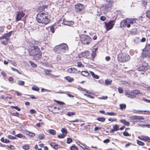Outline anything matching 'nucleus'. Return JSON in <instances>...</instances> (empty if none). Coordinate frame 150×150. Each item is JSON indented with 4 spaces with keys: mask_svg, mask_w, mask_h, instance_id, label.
I'll use <instances>...</instances> for the list:
<instances>
[{
    "mask_svg": "<svg viewBox=\"0 0 150 150\" xmlns=\"http://www.w3.org/2000/svg\"><path fill=\"white\" fill-rule=\"evenodd\" d=\"M48 13L45 10L39 12L37 15V19L38 22L44 24L45 25L48 24L50 21L48 18Z\"/></svg>",
    "mask_w": 150,
    "mask_h": 150,
    "instance_id": "1",
    "label": "nucleus"
},
{
    "mask_svg": "<svg viewBox=\"0 0 150 150\" xmlns=\"http://www.w3.org/2000/svg\"><path fill=\"white\" fill-rule=\"evenodd\" d=\"M28 50L29 55L33 56L35 59L37 60L41 58V52L37 46L29 47Z\"/></svg>",
    "mask_w": 150,
    "mask_h": 150,
    "instance_id": "2",
    "label": "nucleus"
},
{
    "mask_svg": "<svg viewBox=\"0 0 150 150\" xmlns=\"http://www.w3.org/2000/svg\"><path fill=\"white\" fill-rule=\"evenodd\" d=\"M54 50L56 52L61 54L68 51L69 48L67 44L63 43L56 46Z\"/></svg>",
    "mask_w": 150,
    "mask_h": 150,
    "instance_id": "3",
    "label": "nucleus"
},
{
    "mask_svg": "<svg viewBox=\"0 0 150 150\" xmlns=\"http://www.w3.org/2000/svg\"><path fill=\"white\" fill-rule=\"evenodd\" d=\"M118 61L121 62H125L129 61L130 59V56L125 53H121L118 55Z\"/></svg>",
    "mask_w": 150,
    "mask_h": 150,
    "instance_id": "4",
    "label": "nucleus"
},
{
    "mask_svg": "<svg viewBox=\"0 0 150 150\" xmlns=\"http://www.w3.org/2000/svg\"><path fill=\"white\" fill-rule=\"evenodd\" d=\"M141 56L143 57H150V44H149L146 45L144 49L143 50Z\"/></svg>",
    "mask_w": 150,
    "mask_h": 150,
    "instance_id": "5",
    "label": "nucleus"
},
{
    "mask_svg": "<svg viewBox=\"0 0 150 150\" xmlns=\"http://www.w3.org/2000/svg\"><path fill=\"white\" fill-rule=\"evenodd\" d=\"M81 38L82 42L84 45H88L91 42V38L89 36L86 35H81Z\"/></svg>",
    "mask_w": 150,
    "mask_h": 150,
    "instance_id": "6",
    "label": "nucleus"
},
{
    "mask_svg": "<svg viewBox=\"0 0 150 150\" xmlns=\"http://www.w3.org/2000/svg\"><path fill=\"white\" fill-rule=\"evenodd\" d=\"M150 68L148 64L145 62H142V63L141 64L138 68L139 71H145Z\"/></svg>",
    "mask_w": 150,
    "mask_h": 150,
    "instance_id": "7",
    "label": "nucleus"
},
{
    "mask_svg": "<svg viewBox=\"0 0 150 150\" xmlns=\"http://www.w3.org/2000/svg\"><path fill=\"white\" fill-rule=\"evenodd\" d=\"M25 11H23L22 10H20L17 11L16 16L15 18L16 21H18L21 20L22 18L25 16Z\"/></svg>",
    "mask_w": 150,
    "mask_h": 150,
    "instance_id": "8",
    "label": "nucleus"
},
{
    "mask_svg": "<svg viewBox=\"0 0 150 150\" xmlns=\"http://www.w3.org/2000/svg\"><path fill=\"white\" fill-rule=\"evenodd\" d=\"M114 25V24L113 23V21H110L109 23H105L106 30L108 31L112 29L113 28Z\"/></svg>",
    "mask_w": 150,
    "mask_h": 150,
    "instance_id": "9",
    "label": "nucleus"
},
{
    "mask_svg": "<svg viewBox=\"0 0 150 150\" xmlns=\"http://www.w3.org/2000/svg\"><path fill=\"white\" fill-rule=\"evenodd\" d=\"M132 112L136 114H149V111L147 110H132Z\"/></svg>",
    "mask_w": 150,
    "mask_h": 150,
    "instance_id": "10",
    "label": "nucleus"
},
{
    "mask_svg": "<svg viewBox=\"0 0 150 150\" xmlns=\"http://www.w3.org/2000/svg\"><path fill=\"white\" fill-rule=\"evenodd\" d=\"M90 54L89 51H85L80 54L79 55V58H81L82 57H84L85 58L87 57Z\"/></svg>",
    "mask_w": 150,
    "mask_h": 150,
    "instance_id": "11",
    "label": "nucleus"
},
{
    "mask_svg": "<svg viewBox=\"0 0 150 150\" xmlns=\"http://www.w3.org/2000/svg\"><path fill=\"white\" fill-rule=\"evenodd\" d=\"M30 47L37 46L40 45V43L39 42L35 40H32L30 42L29 44Z\"/></svg>",
    "mask_w": 150,
    "mask_h": 150,
    "instance_id": "12",
    "label": "nucleus"
},
{
    "mask_svg": "<svg viewBox=\"0 0 150 150\" xmlns=\"http://www.w3.org/2000/svg\"><path fill=\"white\" fill-rule=\"evenodd\" d=\"M84 7L82 4L79 3L77 4L75 6V9H84Z\"/></svg>",
    "mask_w": 150,
    "mask_h": 150,
    "instance_id": "13",
    "label": "nucleus"
},
{
    "mask_svg": "<svg viewBox=\"0 0 150 150\" xmlns=\"http://www.w3.org/2000/svg\"><path fill=\"white\" fill-rule=\"evenodd\" d=\"M77 69L74 68H71L67 70V71L68 72L71 73H76L77 71Z\"/></svg>",
    "mask_w": 150,
    "mask_h": 150,
    "instance_id": "14",
    "label": "nucleus"
},
{
    "mask_svg": "<svg viewBox=\"0 0 150 150\" xmlns=\"http://www.w3.org/2000/svg\"><path fill=\"white\" fill-rule=\"evenodd\" d=\"M64 25H68L69 26H71L73 25L74 24V22L71 21H64Z\"/></svg>",
    "mask_w": 150,
    "mask_h": 150,
    "instance_id": "15",
    "label": "nucleus"
},
{
    "mask_svg": "<svg viewBox=\"0 0 150 150\" xmlns=\"http://www.w3.org/2000/svg\"><path fill=\"white\" fill-rule=\"evenodd\" d=\"M120 121L121 123L127 126H129L130 124L129 122L126 121L124 119L121 120H120Z\"/></svg>",
    "mask_w": 150,
    "mask_h": 150,
    "instance_id": "16",
    "label": "nucleus"
},
{
    "mask_svg": "<svg viewBox=\"0 0 150 150\" xmlns=\"http://www.w3.org/2000/svg\"><path fill=\"white\" fill-rule=\"evenodd\" d=\"M127 19L122 20L121 22L120 25L122 27H125L127 25Z\"/></svg>",
    "mask_w": 150,
    "mask_h": 150,
    "instance_id": "17",
    "label": "nucleus"
},
{
    "mask_svg": "<svg viewBox=\"0 0 150 150\" xmlns=\"http://www.w3.org/2000/svg\"><path fill=\"white\" fill-rule=\"evenodd\" d=\"M137 20V19L136 18H130L127 19L128 22L130 24H133L134 22H136V21Z\"/></svg>",
    "mask_w": 150,
    "mask_h": 150,
    "instance_id": "18",
    "label": "nucleus"
},
{
    "mask_svg": "<svg viewBox=\"0 0 150 150\" xmlns=\"http://www.w3.org/2000/svg\"><path fill=\"white\" fill-rule=\"evenodd\" d=\"M133 91L134 95V98L136 97L137 95H139L141 93L140 91L137 90H133Z\"/></svg>",
    "mask_w": 150,
    "mask_h": 150,
    "instance_id": "19",
    "label": "nucleus"
},
{
    "mask_svg": "<svg viewBox=\"0 0 150 150\" xmlns=\"http://www.w3.org/2000/svg\"><path fill=\"white\" fill-rule=\"evenodd\" d=\"M1 142L3 143H10V141L7 139H4V137H2L1 139Z\"/></svg>",
    "mask_w": 150,
    "mask_h": 150,
    "instance_id": "20",
    "label": "nucleus"
},
{
    "mask_svg": "<svg viewBox=\"0 0 150 150\" xmlns=\"http://www.w3.org/2000/svg\"><path fill=\"white\" fill-rule=\"evenodd\" d=\"M81 74L84 76H88L89 74L87 71H82L81 72Z\"/></svg>",
    "mask_w": 150,
    "mask_h": 150,
    "instance_id": "21",
    "label": "nucleus"
},
{
    "mask_svg": "<svg viewBox=\"0 0 150 150\" xmlns=\"http://www.w3.org/2000/svg\"><path fill=\"white\" fill-rule=\"evenodd\" d=\"M50 144L52 147L54 149H56L58 148V145L54 143H51Z\"/></svg>",
    "mask_w": 150,
    "mask_h": 150,
    "instance_id": "22",
    "label": "nucleus"
},
{
    "mask_svg": "<svg viewBox=\"0 0 150 150\" xmlns=\"http://www.w3.org/2000/svg\"><path fill=\"white\" fill-rule=\"evenodd\" d=\"M38 138L40 139H43L45 138V136L43 134H39L38 136Z\"/></svg>",
    "mask_w": 150,
    "mask_h": 150,
    "instance_id": "23",
    "label": "nucleus"
},
{
    "mask_svg": "<svg viewBox=\"0 0 150 150\" xmlns=\"http://www.w3.org/2000/svg\"><path fill=\"white\" fill-rule=\"evenodd\" d=\"M61 131L62 134L65 135V136L67 134V130L65 128H62L61 130Z\"/></svg>",
    "mask_w": 150,
    "mask_h": 150,
    "instance_id": "24",
    "label": "nucleus"
},
{
    "mask_svg": "<svg viewBox=\"0 0 150 150\" xmlns=\"http://www.w3.org/2000/svg\"><path fill=\"white\" fill-rule=\"evenodd\" d=\"M49 133L52 135H54L56 134V132L53 129H50L49 131Z\"/></svg>",
    "mask_w": 150,
    "mask_h": 150,
    "instance_id": "25",
    "label": "nucleus"
},
{
    "mask_svg": "<svg viewBox=\"0 0 150 150\" xmlns=\"http://www.w3.org/2000/svg\"><path fill=\"white\" fill-rule=\"evenodd\" d=\"M97 120L100 122H104L105 121V119L104 117H98L97 118Z\"/></svg>",
    "mask_w": 150,
    "mask_h": 150,
    "instance_id": "26",
    "label": "nucleus"
},
{
    "mask_svg": "<svg viewBox=\"0 0 150 150\" xmlns=\"http://www.w3.org/2000/svg\"><path fill=\"white\" fill-rule=\"evenodd\" d=\"M65 79L68 82H71L74 80V79L73 78H71L69 76L66 77Z\"/></svg>",
    "mask_w": 150,
    "mask_h": 150,
    "instance_id": "27",
    "label": "nucleus"
},
{
    "mask_svg": "<svg viewBox=\"0 0 150 150\" xmlns=\"http://www.w3.org/2000/svg\"><path fill=\"white\" fill-rule=\"evenodd\" d=\"M59 108H57L56 107H54L53 109H52V112L55 113H59L58 112Z\"/></svg>",
    "mask_w": 150,
    "mask_h": 150,
    "instance_id": "28",
    "label": "nucleus"
},
{
    "mask_svg": "<svg viewBox=\"0 0 150 150\" xmlns=\"http://www.w3.org/2000/svg\"><path fill=\"white\" fill-rule=\"evenodd\" d=\"M90 74L95 78L96 79H98L99 78V76L98 75L95 74L93 72L90 71Z\"/></svg>",
    "mask_w": 150,
    "mask_h": 150,
    "instance_id": "29",
    "label": "nucleus"
},
{
    "mask_svg": "<svg viewBox=\"0 0 150 150\" xmlns=\"http://www.w3.org/2000/svg\"><path fill=\"white\" fill-rule=\"evenodd\" d=\"M128 97L131 98H134V93H133V91L130 92L129 95L128 96Z\"/></svg>",
    "mask_w": 150,
    "mask_h": 150,
    "instance_id": "30",
    "label": "nucleus"
},
{
    "mask_svg": "<svg viewBox=\"0 0 150 150\" xmlns=\"http://www.w3.org/2000/svg\"><path fill=\"white\" fill-rule=\"evenodd\" d=\"M32 90L33 91H39V88L38 87L35 86H33L32 88Z\"/></svg>",
    "mask_w": 150,
    "mask_h": 150,
    "instance_id": "31",
    "label": "nucleus"
},
{
    "mask_svg": "<svg viewBox=\"0 0 150 150\" xmlns=\"http://www.w3.org/2000/svg\"><path fill=\"white\" fill-rule=\"evenodd\" d=\"M26 132L27 134L30 136L34 137L35 136V134L34 133L30 132L27 130L26 131Z\"/></svg>",
    "mask_w": 150,
    "mask_h": 150,
    "instance_id": "32",
    "label": "nucleus"
},
{
    "mask_svg": "<svg viewBox=\"0 0 150 150\" xmlns=\"http://www.w3.org/2000/svg\"><path fill=\"white\" fill-rule=\"evenodd\" d=\"M75 112H67V115L69 116H71V115H75Z\"/></svg>",
    "mask_w": 150,
    "mask_h": 150,
    "instance_id": "33",
    "label": "nucleus"
},
{
    "mask_svg": "<svg viewBox=\"0 0 150 150\" xmlns=\"http://www.w3.org/2000/svg\"><path fill=\"white\" fill-rule=\"evenodd\" d=\"M30 146L28 144L25 145L23 146V148L25 150H28Z\"/></svg>",
    "mask_w": 150,
    "mask_h": 150,
    "instance_id": "34",
    "label": "nucleus"
},
{
    "mask_svg": "<svg viewBox=\"0 0 150 150\" xmlns=\"http://www.w3.org/2000/svg\"><path fill=\"white\" fill-rule=\"evenodd\" d=\"M105 83L107 85H108L111 83L112 81L109 79H107L105 81Z\"/></svg>",
    "mask_w": 150,
    "mask_h": 150,
    "instance_id": "35",
    "label": "nucleus"
},
{
    "mask_svg": "<svg viewBox=\"0 0 150 150\" xmlns=\"http://www.w3.org/2000/svg\"><path fill=\"white\" fill-rule=\"evenodd\" d=\"M77 88H78V90H81V91H85V92H86L87 93H89L88 91L87 90H86L85 89H84V88H82L81 87H80V86L79 87H78Z\"/></svg>",
    "mask_w": 150,
    "mask_h": 150,
    "instance_id": "36",
    "label": "nucleus"
},
{
    "mask_svg": "<svg viewBox=\"0 0 150 150\" xmlns=\"http://www.w3.org/2000/svg\"><path fill=\"white\" fill-rule=\"evenodd\" d=\"M120 108L121 110H122L126 108V105L125 104H122L120 105Z\"/></svg>",
    "mask_w": 150,
    "mask_h": 150,
    "instance_id": "37",
    "label": "nucleus"
},
{
    "mask_svg": "<svg viewBox=\"0 0 150 150\" xmlns=\"http://www.w3.org/2000/svg\"><path fill=\"white\" fill-rule=\"evenodd\" d=\"M12 32L11 31L8 33L4 34L5 35V37L6 38H8L10 37L11 35Z\"/></svg>",
    "mask_w": 150,
    "mask_h": 150,
    "instance_id": "38",
    "label": "nucleus"
},
{
    "mask_svg": "<svg viewBox=\"0 0 150 150\" xmlns=\"http://www.w3.org/2000/svg\"><path fill=\"white\" fill-rule=\"evenodd\" d=\"M11 69L12 70H13V71H16V72H17V73H18L19 74H21V72H20L17 69H16L14 68L13 67L11 68Z\"/></svg>",
    "mask_w": 150,
    "mask_h": 150,
    "instance_id": "39",
    "label": "nucleus"
},
{
    "mask_svg": "<svg viewBox=\"0 0 150 150\" xmlns=\"http://www.w3.org/2000/svg\"><path fill=\"white\" fill-rule=\"evenodd\" d=\"M8 38H6V40H5L2 41L1 42V43L5 45H6L8 44Z\"/></svg>",
    "mask_w": 150,
    "mask_h": 150,
    "instance_id": "40",
    "label": "nucleus"
},
{
    "mask_svg": "<svg viewBox=\"0 0 150 150\" xmlns=\"http://www.w3.org/2000/svg\"><path fill=\"white\" fill-rule=\"evenodd\" d=\"M15 136L18 138H22L23 137H25V136H23L22 134L19 133L17 134H16Z\"/></svg>",
    "mask_w": 150,
    "mask_h": 150,
    "instance_id": "41",
    "label": "nucleus"
},
{
    "mask_svg": "<svg viewBox=\"0 0 150 150\" xmlns=\"http://www.w3.org/2000/svg\"><path fill=\"white\" fill-rule=\"evenodd\" d=\"M130 94L129 91V90H127L125 91V96L128 97V96H129Z\"/></svg>",
    "mask_w": 150,
    "mask_h": 150,
    "instance_id": "42",
    "label": "nucleus"
},
{
    "mask_svg": "<svg viewBox=\"0 0 150 150\" xmlns=\"http://www.w3.org/2000/svg\"><path fill=\"white\" fill-rule=\"evenodd\" d=\"M106 114L110 116H114L116 115V113L114 112H107Z\"/></svg>",
    "mask_w": 150,
    "mask_h": 150,
    "instance_id": "43",
    "label": "nucleus"
},
{
    "mask_svg": "<svg viewBox=\"0 0 150 150\" xmlns=\"http://www.w3.org/2000/svg\"><path fill=\"white\" fill-rule=\"evenodd\" d=\"M138 118L139 121L142 122L143 121H142V120H144V118L142 116H138Z\"/></svg>",
    "mask_w": 150,
    "mask_h": 150,
    "instance_id": "44",
    "label": "nucleus"
},
{
    "mask_svg": "<svg viewBox=\"0 0 150 150\" xmlns=\"http://www.w3.org/2000/svg\"><path fill=\"white\" fill-rule=\"evenodd\" d=\"M137 143L139 145L143 146L144 145V143L143 142L139 140L137 141Z\"/></svg>",
    "mask_w": 150,
    "mask_h": 150,
    "instance_id": "45",
    "label": "nucleus"
},
{
    "mask_svg": "<svg viewBox=\"0 0 150 150\" xmlns=\"http://www.w3.org/2000/svg\"><path fill=\"white\" fill-rule=\"evenodd\" d=\"M29 63H30L31 66L33 67H36L37 65L35 63H33L32 61H29Z\"/></svg>",
    "mask_w": 150,
    "mask_h": 150,
    "instance_id": "46",
    "label": "nucleus"
},
{
    "mask_svg": "<svg viewBox=\"0 0 150 150\" xmlns=\"http://www.w3.org/2000/svg\"><path fill=\"white\" fill-rule=\"evenodd\" d=\"M25 84L24 81H21L19 80L18 81V84L19 85L23 86V85Z\"/></svg>",
    "mask_w": 150,
    "mask_h": 150,
    "instance_id": "47",
    "label": "nucleus"
},
{
    "mask_svg": "<svg viewBox=\"0 0 150 150\" xmlns=\"http://www.w3.org/2000/svg\"><path fill=\"white\" fill-rule=\"evenodd\" d=\"M7 137L8 139H16L15 137L11 135H8Z\"/></svg>",
    "mask_w": 150,
    "mask_h": 150,
    "instance_id": "48",
    "label": "nucleus"
},
{
    "mask_svg": "<svg viewBox=\"0 0 150 150\" xmlns=\"http://www.w3.org/2000/svg\"><path fill=\"white\" fill-rule=\"evenodd\" d=\"M65 135L63 134H61L57 136V137L59 138H63L65 137Z\"/></svg>",
    "mask_w": 150,
    "mask_h": 150,
    "instance_id": "49",
    "label": "nucleus"
},
{
    "mask_svg": "<svg viewBox=\"0 0 150 150\" xmlns=\"http://www.w3.org/2000/svg\"><path fill=\"white\" fill-rule=\"evenodd\" d=\"M118 92L120 93H123V90L122 88L121 87H119L118 89Z\"/></svg>",
    "mask_w": 150,
    "mask_h": 150,
    "instance_id": "50",
    "label": "nucleus"
},
{
    "mask_svg": "<svg viewBox=\"0 0 150 150\" xmlns=\"http://www.w3.org/2000/svg\"><path fill=\"white\" fill-rule=\"evenodd\" d=\"M54 101L56 102L57 104L60 105H63L64 104V103L62 102H60V101L54 100Z\"/></svg>",
    "mask_w": 150,
    "mask_h": 150,
    "instance_id": "51",
    "label": "nucleus"
},
{
    "mask_svg": "<svg viewBox=\"0 0 150 150\" xmlns=\"http://www.w3.org/2000/svg\"><path fill=\"white\" fill-rule=\"evenodd\" d=\"M72 139L71 138H68L67 139V144H69L72 142Z\"/></svg>",
    "mask_w": 150,
    "mask_h": 150,
    "instance_id": "52",
    "label": "nucleus"
},
{
    "mask_svg": "<svg viewBox=\"0 0 150 150\" xmlns=\"http://www.w3.org/2000/svg\"><path fill=\"white\" fill-rule=\"evenodd\" d=\"M113 128L114 130L117 131L118 130L119 126L117 125H116L113 126Z\"/></svg>",
    "mask_w": 150,
    "mask_h": 150,
    "instance_id": "53",
    "label": "nucleus"
},
{
    "mask_svg": "<svg viewBox=\"0 0 150 150\" xmlns=\"http://www.w3.org/2000/svg\"><path fill=\"white\" fill-rule=\"evenodd\" d=\"M71 150H78V148L74 146H72L70 147Z\"/></svg>",
    "mask_w": 150,
    "mask_h": 150,
    "instance_id": "54",
    "label": "nucleus"
},
{
    "mask_svg": "<svg viewBox=\"0 0 150 150\" xmlns=\"http://www.w3.org/2000/svg\"><path fill=\"white\" fill-rule=\"evenodd\" d=\"M137 115H133L129 117V119L131 120H136Z\"/></svg>",
    "mask_w": 150,
    "mask_h": 150,
    "instance_id": "55",
    "label": "nucleus"
},
{
    "mask_svg": "<svg viewBox=\"0 0 150 150\" xmlns=\"http://www.w3.org/2000/svg\"><path fill=\"white\" fill-rule=\"evenodd\" d=\"M77 66L80 67H84V65L81 62H78L77 63Z\"/></svg>",
    "mask_w": 150,
    "mask_h": 150,
    "instance_id": "56",
    "label": "nucleus"
},
{
    "mask_svg": "<svg viewBox=\"0 0 150 150\" xmlns=\"http://www.w3.org/2000/svg\"><path fill=\"white\" fill-rule=\"evenodd\" d=\"M123 135L125 136H130V135L127 131L124 132L123 133Z\"/></svg>",
    "mask_w": 150,
    "mask_h": 150,
    "instance_id": "57",
    "label": "nucleus"
},
{
    "mask_svg": "<svg viewBox=\"0 0 150 150\" xmlns=\"http://www.w3.org/2000/svg\"><path fill=\"white\" fill-rule=\"evenodd\" d=\"M11 108H14L18 111H20L21 110V109L18 106H12L11 107Z\"/></svg>",
    "mask_w": 150,
    "mask_h": 150,
    "instance_id": "58",
    "label": "nucleus"
},
{
    "mask_svg": "<svg viewBox=\"0 0 150 150\" xmlns=\"http://www.w3.org/2000/svg\"><path fill=\"white\" fill-rule=\"evenodd\" d=\"M146 16L149 18L150 19V11L148 10L146 12Z\"/></svg>",
    "mask_w": 150,
    "mask_h": 150,
    "instance_id": "59",
    "label": "nucleus"
},
{
    "mask_svg": "<svg viewBox=\"0 0 150 150\" xmlns=\"http://www.w3.org/2000/svg\"><path fill=\"white\" fill-rule=\"evenodd\" d=\"M144 141H147L148 142H150V138L148 137H144Z\"/></svg>",
    "mask_w": 150,
    "mask_h": 150,
    "instance_id": "60",
    "label": "nucleus"
},
{
    "mask_svg": "<svg viewBox=\"0 0 150 150\" xmlns=\"http://www.w3.org/2000/svg\"><path fill=\"white\" fill-rule=\"evenodd\" d=\"M10 62L15 67L17 66L16 63L14 61H12L11 60H9Z\"/></svg>",
    "mask_w": 150,
    "mask_h": 150,
    "instance_id": "61",
    "label": "nucleus"
},
{
    "mask_svg": "<svg viewBox=\"0 0 150 150\" xmlns=\"http://www.w3.org/2000/svg\"><path fill=\"white\" fill-rule=\"evenodd\" d=\"M30 112L32 114L36 113V111L35 110L33 109L30 110Z\"/></svg>",
    "mask_w": 150,
    "mask_h": 150,
    "instance_id": "62",
    "label": "nucleus"
},
{
    "mask_svg": "<svg viewBox=\"0 0 150 150\" xmlns=\"http://www.w3.org/2000/svg\"><path fill=\"white\" fill-rule=\"evenodd\" d=\"M117 120V119L116 118H115L114 119H112L111 118H109L108 119V120L111 122L116 121Z\"/></svg>",
    "mask_w": 150,
    "mask_h": 150,
    "instance_id": "63",
    "label": "nucleus"
},
{
    "mask_svg": "<svg viewBox=\"0 0 150 150\" xmlns=\"http://www.w3.org/2000/svg\"><path fill=\"white\" fill-rule=\"evenodd\" d=\"M142 127H147L148 128H150V125H143L142 126Z\"/></svg>",
    "mask_w": 150,
    "mask_h": 150,
    "instance_id": "64",
    "label": "nucleus"
}]
</instances>
